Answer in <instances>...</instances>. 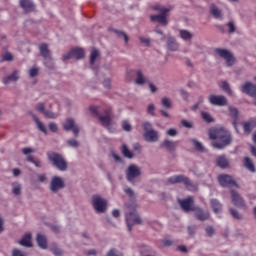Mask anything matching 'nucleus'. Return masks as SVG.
Masks as SVG:
<instances>
[{
  "instance_id": "1",
  "label": "nucleus",
  "mask_w": 256,
  "mask_h": 256,
  "mask_svg": "<svg viewBox=\"0 0 256 256\" xmlns=\"http://www.w3.org/2000/svg\"><path fill=\"white\" fill-rule=\"evenodd\" d=\"M209 139H211L212 147L214 149H225V147H229L231 145V141L233 138L231 137V133L227 131L225 128H214L210 129L208 132Z\"/></svg>"
},
{
  "instance_id": "2",
  "label": "nucleus",
  "mask_w": 256,
  "mask_h": 256,
  "mask_svg": "<svg viewBox=\"0 0 256 256\" xmlns=\"http://www.w3.org/2000/svg\"><path fill=\"white\" fill-rule=\"evenodd\" d=\"M46 157L49 163H51V165L58 171L65 172L67 169H69V164L62 154L54 151H48L46 153Z\"/></svg>"
},
{
  "instance_id": "3",
  "label": "nucleus",
  "mask_w": 256,
  "mask_h": 256,
  "mask_svg": "<svg viewBox=\"0 0 256 256\" xmlns=\"http://www.w3.org/2000/svg\"><path fill=\"white\" fill-rule=\"evenodd\" d=\"M177 183H183L188 191H197V185H195L189 177L183 174L174 175L167 179L168 185H177Z\"/></svg>"
},
{
  "instance_id": "4",
  "label": "nucleus",
  "mask_w": 256,
  "mask_h": 256,
  "mask_svg": "<svg viewBox=\"0 0 256 256\" xmlns=\"http://www.w3.org/2000/svg\"><path fill=\"white\" fill-rule=\"evenodd\" d=\"M142 129L144 131L143 137L147 143H157V141H159V131L153 129V124H151V122H143Z\"/></svg>"
},
{
  "instance_id": "5",
  "label": "nucleus",
  "mask_w": 256,
  "mask_h": 256,
  "mask_svg": "<svg viewBox=\"0 0 256 256\" xmlns=\"http://www.w3.org/2000/svg\"><path fill=\"white\" fill-rule=\"evenodd\" d=\"M89 111L93 117H98L102 127H109L111 125V109H105L103 115L99 114V107L97 106H90Z\"/></svg>"
},
{
  "instance_id": "6",
  "label": "nucleus",
  "mask_w": 256,
  "mask_h": 256,
  "mask_svg": "<svg viewBox=\"0 0 256 256\" xmlns=\"http://www.w3.org/2000/svg\"><path fill=\"white\" fill-rule=\"evenodd\" d=\"M92 205L96 213H105L107 211V200L100 195L92 196Z\"/></svg>"
},
{
  "instance_id": "7",
  "label": "nucleus",
  "mask_w": 256,
  "mask_h": 256,
  "mask_svg": "<svg viewBox=\"0 0 256 256\" xmlns=\"http://www.w3.org/2000/svg\"><path fill=\"white\" fill-rule=\"evenodd\" d=\"M214 52L218 57L225 59L227 67H233V65H235V57H233V54H231L229 50L223 48H215Z\"/></svg>"
},
{
  "instance_id": "8",
  "label": "nucleus",
  "mask_w": 256,
  "mask_h": 256,
  "mask_svg": "<svg viewBox=\"0 0 256 256\" xmlns=\"http://www.w3.org/2000/svg\"><path fill=\"white\" fill-rule=\"evenodd\" d=\"M142 220L137 210H133L126 214V225L128 227V231H133V225H141Z\"/></svg>"
},
{
  "instance_id": "9",
  "label": "nucleus",
  "mask_w": 256,
  "mask_h": 256,
  "mask_svg": "<svg viewBox=\"0 0 256 256\" xmlns=\"http://www.w3.org/2000/svg\"><path fill=\"white\" fill-rule=\"evenodd\" d=\"M141 175V167L131 164L126 169V179L129 183H133L135 179L139 178Z\"/></svg>"
},
{
  "instance_id": "10",
  "label": "nucleus",
  "mask_w": 256,
  "mask_h": 256,
  "mask_svg": "<svg viewBox=\"0 0 256 256\" xmlns=\"http://www.w3.org/2000/svg\"><path fill=\"white\" fill-rule=\"evenodd\" d=\"M61 189H65V180L61 176H53L50 182V191L52 193H59Z\"/></svg>"
},
{
  "instance_id": "11",
  "label": "nucleus",
  "mask_w": 256,
  "mask_h": 256,
  "mask_svg": "<svg viewBox=\"0 0 256 256\" xmlns=\"http://www.w3.org/2000/svg\"><path fill=\"white\" fill-rule=\"evenodd\" d=\"M218 183L221 185V187H237L239 188V184H237V181L233 179V176L222 174L218 176Z\"/></svg>"
},
{
  "instance_id": "12",
  "label": "nucleus",
  "mask_w": 256,
  "mask_h": 256,
  "mask_svg": "<svg viewBox=\"0 0 256 256\" xmlns=\"http://www.w3.org/2000/svg\"><path fill=\"white\" fill-rule=\"evenodd\" d=\"M85 57V51L81 48H74L67 54L62 56V61H69V59H83Z\"/></svg>"
},
{
  "instance_id": "13",
  "label": "nucleus",
  "mask_w": 256,
  "mask_h": 256,
  "mask_svg": "<svg viewBox=\"0 0 256 256\" xmlns=\"http://www.w3.org/2000/svg\"><path fill=\"white\" fill-rule=\"evenodd\" d=\"M63 129L64 131H72L76 137H79V132L81 131L73 118L66 119L63 123Z\"/></svg>"
},
{
  "instance_id": "14",
  "label": "nucleus",
  "mask_w": 256,
  "mask_h": 256,
  "mask_svg": "<svg viewBox=\"0 0 256 256\" xmlns=\"http://www.w3.org/2000/svg\"><path fill=\"white\" fill-rule=\"evenodd\" d=\"M210 105L215 107H225L227 105V97L223 95H210L208 98Z\"/></svg>"
},
{
  "instance_id": "15",
  "label": "nucleus",
  "mask_w": 256,
  "mask_h": 256,
  "mask_svg": "<svg viewBox=\"0 0 256 256\" xmlns=\"http://www.w3.org/2000/svg\"><path fill=\"white\" fill-rule=\"evenodd\" d=\"M178 203L185 213H189V211H193V209H195V206H193V198L191 197L178 200Z\"/></svg>"
},
{
  "instance_id": "16",
  "label": "nucleus",
  "mask_w": 256,
  "mask_h": 256,
  "mask_svg": "<svg viewBox=\"0 0 256 256\" xmlns=\"http://www.w3.org/2000/svg\"><path fill=\"white\" fill-rule=\"evenodd\" d=\"M193 212H194V217H196L198 221H207L209 220V217H211L209 212L203 210V208L201 207H195V209H193Z\"/></svg>"
},
{
  "instance_id": "17",
  "label": "nucleus",
  "mask_w": 256,
  "mask_h": 256,
  "mask_svg": "<svg viewBox=\"0 0 256 256\" xmlns=\"http://www.w3.org/2000/svg\"><path fill=\"white\" fill-rule=\"evenodd\" d=\"M180 44L177 42V39L171 35H169L166 39V48L168 51H172L175 53L176 51H179Z\"/></svg>"
},
{
  "instance_id": "18",
  "label": "nucleus",
  "mask_w": 256,
  "mask_h": 256,
  "mask_svg": "<svg viewBox=\"0 0 256 256\" xmlns=\"http://www.w3.org/2000/svg\"><path fill=\"white\" fill-rule=\"evenodd\" d=\"M21 75V70H14L10 75L2 79L4 85H9V83H17Z\"/></svg>"
},
{
  "instance_id": "19",
  "label": "nucleus",
  "mask_w": 256,
  "mask_h": 256,
  "mask_svg": "<svg viewBox=\"0 0 256 256\" xmlns=\"http://www.w3.org/2000/svg\"><path fill=\"white\" fill-rule=\"evenodd\" d=\"M30 116L32 117L34 123L36 124V127L38 131H41V133H44V135H49V132L47 131V127H45V124L39 120V117L35 115L34 113L30 112Z\"/></svg>"
},
{
  "instance_id": "20",
  "label": "nucleus",
  "mask_w": 256,
  "mask_h": 256,
  "mask_svg": "<svg viewBox=\"0 0 256 256\" xmlns=\"http://www.w3.org/2000/svg\"><path fill=\"white\" fill-rule=\"evenodd\" d=\"M231 199L236 207H245V200H243V197L235 192V190H231Z\"/></svg>"
},
{
  "instance_id": "21",
  "label": "nucleus",
  "mask_w": 256,
  "mask_h": 256,
  "mask_svg": "<svg viewBox=\"0 0 256 256\" xmlns=\"http://www.w3.org/2000/svg\"><path fill=\"white\" fill-rule=\"evenodd\" d=\"M136 78L134 80L135 85H145V83H149V78L145 76L143 71L141 70H136L135 71Z\"/></svg>"
},
{
  "instance_id": "22",
  "label": "nucleus",
  "mask_w": 256,
  "mask_h": 256,
  "mask_svg": "<svg viewBox=\"0 0 256 256\" xmlns=\"http://www.w3.org/2000/svg\"><path fill=\"white\" fill-rule=\"evenodd\" d=\"M242 93H245L246 95H250V97H255L256 86L253 85L251 82H246L244 85H242Z\"/></svg>"
},
{
  "instance_id": "23",
  "label": "nucleus",
  "mask_w": 256,
  "mask_h": 256,
  "mask_svg": "<svg viewBox=\"0 0 256 256\" xmlns=\"http://www.w3.org/2000/svg\"><path fill=\"white\" fill-rule=\"evenodd\" d=\"M229 113H230L231 117H233V119H234L233 127H234L236 133H239V124L237 123V121L239 120V111L235 107H230Z\"/></svg>"
},
{
  "instance_id": "24",
  "label": "nucleus",
  "mask_w": 256,
  "mask_h": 256,
  "mask_svg": "<svg viewBox=\"0 0 256 256\" xmlns=\"http://www.w3.org/2000/svg\"><path fill=\"white\" fill-rule=\"evenodd\" d=\"M20 7L23 8L25 13H31L32 11H35V4L31 0H20Z\"/></svg>"
},
{
  "instance_id": "25",
  "label": "nucleus",
  "mask_w": 256,
  "mask_h": 256,
  "mask_svg": "<svg viewBox=\"0 0 256 256\" xmlns=\"http://www.w3.org/2000/svg\"><path fill=\"white\" fill-rule=\"evenodd\" d=\"M243 128L244 133H246V135H250L251 131H253V128L255 127V121L253 120H248L246 122H241L238 124Z\"/></svg>"
},
{
  "instance_id": "26",
  "label": "nucleus",
  "mask_w": 256,
  "mask_h": 256,
  "mask_svg": "<svg viewBox=\"0 0 256 256\" xmlns=\"http://www.w3.org/2000/svg\"><path fill=\"white\" fill-rule=\"evenodd\" d=\"M151 21H157L160 25L167 27V13H160L150 16Z\"/></svg>"
},
{
  "instance_id": "27",
  "label": "nucleus",
  "mask_w": 256,
  "mask_h": 256,
  "mask_svg": "<svg viewBox=\"0 0 256 256\" xmlns=\"http://www.w3.org/2000/svg\"><path fill=\"white\" fill-rule=\"evenodd\" d=\"M216 165L220 167V169H228L229 167V160H227V156L220 155L216 158Z\"/></svg>"
},
{
  "instance_id": "28",
  "label": "nucleus",
  "mask_w": 256,
  "mask_h": 256,
  "mask_svg": "<svg viewBox=\"0 0 256 256\" xmlns=\"http://www.w3.org/2000/svg\"><path fill=\"white\" fill-rule=\"evenodd\" d=\"M39 51L43 59H47L51 57V50H49V45H47L46 43L40 44Z\"/></svg>"
},
{
  "instance_id": "29",
  "label": "nucleus",
  "mask_w": 256,
  "mask_h": 256,
  "mask_svg": "<svg viewBox=\"0 0 256 256\" xmlns=\"http://www.w3.org/2000/svg\"><path fill=\"white\" fill-rule=\"evenodd\" d=\"M210 13L214 19H223V12L215 4H210Z\"/></svg>"
},
{
  "instance_id": "30",
  "label": "nucleus",
  "mask_w": 256,
  "mask_h": 256,
  "mask_svg": "<svg viewBox=\"0 0 256 256\" xmlns=\"http://www.w3.org/2000/svg\"><path fill=\"white\" fill-rule=\"evenodd\" d=\"M162 147H165L169 153H175V149L177 148V142L164 140L162 143Z\"/></svg>"
},
{
  "instance_id": "31",
  "label": "nucleus",
  "mask_w": 256,
  "mask_h": 256,
  "mask_svg": "<svg viewBox=\"0 0 256 256\" xmlns=\"http://www.w3.org/2000/svg\"><path fill=\"white\" fill-rule=\"evenodd\" d=\"M36 241L40 249H47V237L43 234H37Z\"/></svg>"
},
{
  "instance_id": "32",
  "label": "nucleus",
  "mask_w": 256,
  "mask_h": 256,
  "mask_svg": "<svg viewBox=\"0 0 256 256\" xmlns=\"http://www.w3.org/2000/svg\"><path fill=\"white\" fill-rule=\"evenodd\" d=\"M31 238V233H26L20 240L19 245H22V247H33V244L31 243Z\"/></svg>"
},
{
  "instance_id": "33",
  "label": "nucleus",
  "mask_w": 256,
  "mask_h": 256,
  "mask_svg": "<svg viewBox=\"0 0 256 256\" xmlns=\"http://www.w3.org/2000/svg\"><path fill=\"white\" fill-rule=\"evenodd\" d=\"M179 37L180 39H182L183 41H191V39H193V33H191L189 30H179Z\"/></svg>"
},
{
  "instance_id": "34",
  "label": "nucleus",
  "mask_w": 256,
  "mask_h": 256,
  "mask_svg": "<svg viewBox=\"0 0 256 256\" xmlns=\"http://www.w3.org/2000/svg\"><path fill=\"white\" fill-rule=\"evenodd\" d=\"M210 205H211L214 213H221V210L223 209V205L221 204V202H219V200L211 199Z\"/></svg>"
},
{
  "instance_id": "35",
  "label": "nucleus",
  "mask_w": 256,
  "mask_h": 256,
  "mask_svg": "<svg viewBox=\"0 0 256 256\" xmlns=\"http://www.w3.org/2000/svg\"><path fill=\"white\" fill-rule=\"evenodd\" d=\"M244 166L248 171H250V173L256 172L255 164H253V161L251 160V158L249 157L244 158Z\"/></svg>"
},
{
  "instance_id": "36",
  "label": "nucleus",
  "mask_w": 256,
  "mask_h": 256,
  "mask_svg": "<svg viewBox=\"0 0 256 256\" xmlns=\"http://www.w3.org/2000/svg\"><path fill=\"white\" fill-rule=\"evenodd\" d=\"M99 55V50H97V48H92L90 52V65H95V61H97Z\"/></svg>"
},
{
  "instance_id": "37",
  "label": "nucleus",
  "mask_w": 256,
  "mask_h": 256,
  "mask_svg": "<svg viewBox=\"0 0 256 256\" xmlns=\"http://www.w3.org/2000/svg\"><path fill=\"white\" fill-rule=\"evenodd\" d=\"M161 105L164 107V109H172L173 108V102L171 101V98L169 97H163L161 99Z\"/></svg>"
},
{
  "instance_id": "38",
  "label": "nucleus",
  "mask_w": 256,
  "mask_h": 256,
  "mask_svg": "<svg viewBox=\"0 0 256 256\" xmlns=\"http://www.w3.org/2000/svg\"><path fill=\"white\" fill-rule=\"evenodd\" d=\"M44 65L50 71H53V69H55V62H53V58L51 56L49 58H44Z\"/></svg>"
},
{
  "instance_id": "39",
  "label": "nucleus",
  "mask_w": 256,
  "mask_h": 256,
  "mask_svg": "<svg viewBox=\"0 0 256 256\" xmlns=\"http://www.w3.org/2000/svg\"><path fill=\"white\" fill-rule=\"evenodd\" d=\"M122 155H124L126 159H133L134 157L133 152H131L125 144L122 146Z\"/></svg>"
},
{
  "instance_id": "40",
  "label": "nucleus",
  "mask_w": 256,
  "mask_h": 256,
  "mask_svg": "<svg viewBox=\"0 0 256 256\" xmlns=\"http://www.w3.org/2000/svg\"><path fill=\"white\" fill-rule=\"evenodd\" d=\"M221 89L228 93V95H233V90H231V86L228 84L227 81H223L220 85Z\"/></svg>"
},
{
  "instance_id": "41",
  "label": "nucleus",
  "mask_w": 256,
  "mask_h": 256,
  "mask_svg": "<svg viewBox=\"0 0 256 256\" xmlns=\"http://www.w3.org/2000/svg\"><path fill=\"white\" fill-rule=\"evenodd\" d=\"M113 33H116V35H118V37L124 39L126 45H127V43H129V36H127V33L123 32V31H119L117 29H113Z\"/></svg>"
},
{
  "instance_id": "42",
  "label": "nucleus",
  "mask_w": 256,
  "mask_h": 256,
  "mask_svg": "<svg viewBox=\"0 0 256 256\" xmlns=\"http://www.w3.org/2000/svg\"><path fill=\"white\" fill-rule=\"evenodd\" d=\"M12 193L14 195H20L21 194V184L18 182L12 183Z\"/></svg>"
},
{
  "instance_id": "43",
  "label": "nucleus",
  "mask_w": 256,
  "mask_h": 256,
  "mask_svg": "<svg viewBox=\"0 0 256 256\" xmlns=\"http://www.w3.org/2000/svg\"><path fill=\"white\" fill-rule=\"evenodd\" d=\"M201 117L203 121H205V123H213L214 121L213 116H211V114H209L208 112H202Z\"/></svg>"
},
{
  "instance_id": "44",
  "label": "nucleus",
  "mask_w": 256,
  "mask_h": 256,
  "mask_svg": "<svg viewBox=\"0 0 256 256\" xmlns=\"http://www.w3.org/2000/svg\"><path fill=\"white\" fill-rule=\"evenodd\" d=\"M43 115L46 119H57L59 117L57 113H54L51 110H46Z\"/></svg>"
},
{
  "instance_id": "45",
  "label": "nucleus",
  "mask_w": 256,
  "mask_h": 256,
  "mask_svg": "<svg viewBox=\"0 0 256 256\" xmlns=\"http://www.w3.org/2000/svg\"><path fill=\"white\" fill-rule=\"evenodd\" d=\"M26 159H27V161H28L29 163H32L33 165H35V167H38V168H41V167H42L41 161H40V160H35V159H33V156L28 155Z\"/></svg>"
},
{
  "instance_id": "46",
  "label": "nucleus",
  "mask_w": 256,
  "mask_h": 256,
  "mask_svg": "<svg viewBox=\"0 0 256 256\" xmlns=\"http://www.w3.org/2000/svg\"><path fill=\"white\" fill-rule=\"evenodd\" d=\"M154 11H159V13H169V11H171V8H165V7H161V5H155L153 7Z\"/></svg>"
},
{
  "instance_id": "47",
  "label": "nucleus",
  "mask_w": 256,
  "mask_h": 256,
  "mask_svg": "<svg viewBox=\"0 0 256 256\" xmlns=\"http://www.w3.org/2000/svg\"><path fill=\"white\" fill-rule=\"evenodd\" d=\"M155 104H149L146 109V113L151 115V117H155Z\"/></svg>"
},
{
  "instance_id": "48",
  "label": "nucleus",
  "mask_w": 256,
  "mask_h": 256,
  "mask_svg": "<svg viewBox=\"0 0 256 256\" xmlns=\"http://www.w3.org/2000/svg\"><path fill=\"white\" fill-rule=\"evenodd\" d=\"M51 252L53 253V255L55 256H62L63 255V250L59 247H57L56 245H54L51 248Z\"/></svg>"
},
{
  "instance_id": "49",
  "label": "nucleus",
  "mask_w": 256,
  "mask_h": 256,
  "mask_svg": "<svg viewBox=\"0 0 256 256\" xmlns=\"http://www.w3.org/2000/svg\"><path fill=\"white\" fill-rule=\"evenodd\" d=\"M35 110L38 111V113H45V103L39 102L35 105Z\"/></svg>"
},
{
  "instance_id": "50",
  "label": "nucleus",
  "mask_w": 256,
  "mask_h": 256,
  "mask_svg": "<svg viewBox=\"0 0 256 256\" xmlns=\"http://www.w3.org/2000/svg\"><path fill=\"white\" fill-rule=\"evenodd\" d=\"M68 147H72L73 149H77L79 147V142L75 139H69L67 140Z\"/></svg>"
},
{
  "instance_id": "51",
  "label": "nucleus",
  "mask_w": 256,
  "mask_h": 256,
  "mask_svg": "<svg viewBox=\"0 0 256 256\" xmlns=\"http://www.w3.org/2000/svg\"><path fill=\"white\" fill-rule=\"evenodd\" d=\"M229 213L234 219L241 220V214H239V211H237L236 209L230 208Z\"/></svg>"
},
{
  "instance_id": "52",
  "label": "nucleus",
  "mask_w": 256,
  "mask_h": 256,
  "mask_svg": "<svg viewBox=\"0 0 256 256\" xmlns=\"http://www.w3.org/2000/svg\"><path fill=\"white\" fill-rule=\"evenodd\" d=\"M205 233L207 237H213V235H215V228H213V226H207L205 228Z\"/></svg>"
},
{
  "instance_id": "53",
  "label": "nucleus",
  "mask_w": 256,
  "mask_h": 256,
  "mask_svg": "<svg viewBox=\"0 0 256 256\" xmlns=\"http://www.w3.org/2000/svg\"><path fill=\"white\" fill-rule=\"evenodd\" d=\"M227 27H228V33H230V34H233V33H235V31H236V26H235V22H233V21H229L228 23H227Z\"/></svg>"
},
{
  "instance_id": "54",
  "label": "nucleus",
  "mask_w": 256,
  "mask_h": 256,
  "mask_svg": "<svg viewBox=\"0 0 256 256\" xmlns=\"http://www.w3.org/2000/svg\"><path fill=\"white\" fill-rule=\"evenodd\" d=\"M48 128L52 133H57V131H59V126H57V123L55 122H50Z\"/></svg>"
},
{
  "instance_id": "55",
  "label": "nucleus",
  "mask_w": 256,
  "mask_h": 256,
  "mask_svg": "<svg viewBox=\"0 0 256 256\" xmlns=\"http://www.w3.org/2000/svg\"><path fill=\"white\" fill-rule=\"evenodd\" d=\"M192 142L194 143V147L197 149V151H203L204 148L201 142H199L197 139H192Z\"/></svg>"
},
{
  "instance_id": "56",
  "label": "nucleus",
  "mask_w": 256,
  "mask_h": 256,
  "mask_svg": "<svg viewBox=\"0 0 256 256\" xmlns=\"http://www.w3.org/2000/svg\"><path fill=\"white\" fill-rule=\"evenodd\" d=\"M2 59L3 61H13V54H11L10 52H6L2 54Z\"/></svg>"
},
{
  "instance_id": "57",
  "label": "nucleus",
  "mask_w": 256,
  "mask_h": 256,
  "mask_svg": "<svg viewBox=\"0 0 256 256\" xmlns=\"http://www.w3.org/2000/svg\"><path fill=\"white\" fill-rule=\"evenodd\" d=\"M181 125H183L186 129H193V123L188 120H182Z\"/></svg>"
},
{
  "instance_id": "58",
  "label": "nucleus",
  "mask_w": 256,
  "mask_h": 256,
  "mask_svg": "<svg viewBox=\"0 0 256 256\" xmlns=\"http://www.w3.org/2000/svg\"><path fill=\"white\" fill-rule=\"evenodd\" d=\"M22 153H23V155H27V157H29V155H31V153H35V149L26 147V148L22 149Z\"/></svg>"
},
{
  "instance_id": "59",
  "label": "nucleus",
  "mask_w": 256,
  "mask_h": 256,
  "mask_svg": "<svg viewBox=\"0 0 256 256\" xmlns=\"http://www.w3.org/2000/svg\"><path fill=\"white\" fill-rule=\"evenodd\" d=\"M12 256H27V254L17 248L12 250Z\"/></svg>"
},
{
  "instance_id": "60",
  "label": "nucleus",
  "mask_w": 256,
  "mask_h": 256,
  "mask_svg": "<svg viewBox=\"0 0 256 256\" xmlns=\"http://www.w3.org/2000/svg\"><path fill=\"white\" fill-rule=\"evenodd\" d=\"M30 77H37L39 75V68L33 67L29 70Z\"/></svg>"
},
{
  "instance_id": "61",
  "label": "nucleus",
  "mask_w": 256,
  "mask_h": 256,
  "mask_svg": "<svg viewBox=\"0 0 256 256\" xmlns=\"http://www.w3.org/2000/svg\"><path fill=\"white\" fill-rule=\"evenodd\" d=\"M140 43H143V45H146V47H149L151 45V39L140 37L139 38Z\"/></svg>"
},
{
  "instance_id": "62",
  "label": "nucleus",
  "mask_w": 256,
  "mask_h": 256,
  "mask_svg": "<svg viewBox=\"0 0 256 256\" xmlns=\"http://www.w3.org/2000/svg\"><path fill=\"white\" fill-rule=\"evenodd\" d=\"M166 135H169L170 137H177V130L170 128L166 131Z\"/></svg>"
},
{
  "instance_id": "63",
  "label": "nucleus",
  "mask_w": 256,
  "mask_h": 256,
  "mask_svg": "<svg viewBox=\"0 0 256 256\" xmlns=\"http://www.w3.org/2000/svg\"><path fill=\"white\" fill-rule=\"evenodd\" d=\"M122 128L124 129V131H131L132 129L131 124L127 121H124L122 123Z\"/></svg>"
},
{
  "instance_id": "64",
  "label": "nucleus",
  "mask_w": 256,
  "mask_h": 256,
  "mask_svg": "<svg viewBox=\"0 0 256 256\" xmlns=\"http://www.w3.org/2000/svg\"><path fill=\"white\" fill-rule=\"evenodd\" d=\"M38 181H39V183H47V175L38 174Z\"/></svg>"
}]
</instances>
